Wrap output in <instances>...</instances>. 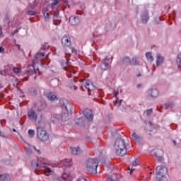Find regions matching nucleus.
Masks as SVG:
<instances>
[{"instance_id": "obj_1", "label": "nucleus", "mask_w": 181, "mask_h": 181, "mask_svg": "<svg viewBox=\"0 0 181 181\" xmlns=\"http://www.w3.org/2000/svg\"><path fill=\"white\" fill-rule=\"evenodd\" d=\"M31 166L33 169L39 170V169H44V174L45 176H50L53 173V166L47 163V160L40 158L38 160H33Z\"/></svg>"}, {"instance_id": "obj_2", "label": "nucleus", "mask_w": 181, "mask_h": 181, "mask_svg": "<svg viewBox=\"0 0 181 181\" xmlns=\"http://www.w3.org/2000/svg\"><path fill=\"white\" fill-rule=\"evenodd\" d=\"M62 44L64 48L65 54H70V53H76L77 49L71 46V38L70 35H65L62 38Z\"/></svg>"}, {"instance_id": "obj_3", "label": "nucleus", "mask_w": 181, "mask_h": 181, "mask_svg": "<svg viewBox=\"0 0 181 181\" xmlns=\"http://www.w3.org/2000/svg\"><path fill=\"white\" fill-rule=\"evenodd\" d=\"M115 149L117 156H125L127 155V145L122 139H117L115 141Z\"/></svg>"}, {"instance_id": "obj_4", "label": "nucleus", "mask_w": 181, "mask_h": 181, "mask_svg": "<svg viewBox=\"0 0 181 181\" xmlns=\"http://www.w3.org/2000/svg\"><path fill=\"white\" fill-rule=\"evenodd\" d=\"M97 168H98V158H89L86 163V170L93 175H97Z\"/></svg>"}, {"instance_id": "obj_5", "label": "nucleus", "mask_w": 181, "mask_h": 181, "mask_svg": "<svg viewBox=\"0 0 181 181\" xmlns=\"http://www.w3.org/2000/svg\"><path fill=\"white\" fill-rule=\"evenodd\" d=\"M156 181H168V177L165 176L168 173V168L165 165H158L156 170Z\"/></svg>"}, {"instance_id": "obj_6", "label": "nucleus", "mask_w": 181, "mask_h": 181, "mask_svg": "<svg viewBox=\"0 0 181 181\" xmlns=\"http://www.w3.org/2000/svg\"><path fill=\"white\" fill-rule=\"evenodd\" d=\"M42 57H45V53L37 52L33 59V65L30 66V71L28 73H36V64H42Z\"/></svg>"}, {"instance_id": "obj_7", "label": "nucleus", "mask_w": 181, "mask_h": 181, "mask_svg": "<svg viewBox=\"0 0 181 181\" xmlns=\"http://www.w3.org/2000/svg\"><path fill=\"white\" fill-rule=\"evenodd\" d=\"M37 136L40 141H49V134H47V132H46L45 128L42 127H38L37 128Z\"/></svg>"}, {"instance_id": "obj_8", "label": "nucleus", "mask_w": 181, "mask_h": 181, "mask_svg": "<svg viewBox=\"0 0 181 181\" xmlns=\"http://www.w3.org/2000/svg\"><path fill=\"white\" fill-rule=\"evenodd\" d=\"M59 104L64 110H66L68 114H71L73 112V110H74L73 106L67 99L66 98L61 99L59 100Z\"/></svg>"}, {"instance_id": "obj_9", "label": "nucleus", "mask_w": 181, "mask_h": 181, "mask_svg": "<svg viewBox=\"0 0 181 181\" xmlns=\"http://www.w3.org/2000/svg\"><path fill=\"white\" fill-rule=\"evenodd\" d=\"M163 150L160 148H156L152 150L151 151V155H153V156H155L158 162H160V160L163 159Z\"/></svg>"}, {"instance_id": "obj_10", "label": "nucleus", "mask_w": 181, "mask_h": 181, "mask_svg": "<svg viewBox=\"0 0 181 181\" xmlns=\"http://www.w3.org/2000/svg\"><path fill=\"white\" fill-rule=\"evenodd\" d=\"M82 83L88 91H93V90L96 88L94 84H93V81L90 80L84 79Z\"/></svg>"}, {"instance_id": "obj_11", "label": "nucleus", "mask_w": 181, "mask_h": 181, "mask_svg": "<svg viewBox=\"0 0 181 181\" xmlns=\"http://www.w3.org/2000/svg\"><path fill=\"white\" fill-rule=\"evenodd\" d=\"M35 107L37 108V111L40 112V111H43L47 107V105L45 102L37 101L35 103Z\"/></svg>"}, {"instance_id": "obj_12", "label": "nucleus", "mask_w": 181, "mask_h": 181, "mask_svg": "<svg viewBox=\"0 0 181 181\" xmlns=\"http://www.w3.org/2000/svg\"><path fill=\"white\" fill-rule=\"evenodd\" d=\"M28 117L30 121H36V119H37V114L33 109H30L28 111Z\"/></svg>"}, {"instance_id": "obj_13", "label": "nucleus", "mask_w": 181, "mask_h": 181, "mask_svg": "<svg viewBox=\"0 0 181 181\" xmlns=\"http://www.w3.org/2000/svg\"><path fill=\"white\" fill-rule=\"evenodd\" d=\"M83 115L87 118L88 121H93L94 115H93V111L89 109H86L83 110Z\"/></svg>"}, {"instance_id": "obj_14", "label": "nucleus", "mask_w": 181, "mask_h": 181, "mask_svg": "<svg viewBox=\"0 0 181 181\" xmlns=\"http://www.w3.org/2000/svg\"><path fill=\"white\" fill-rule=\"evenodd\" d=\"M107 60H108V57H105L102 59V63L100 64V69L102 70H108L110 69V64L106 62Z\"/></svg>"}, {"instance_id": "obj_15", "label": "nucleus", "mask_w": 181, "mask_h": 181, "mask_svg": "<svg viewBox=\"0 0 181 181\" xmlns=\"http://www.w3.org/2000/svg\"><path fill=\"white\" fill-rule=\"evenodd\" d=\"M148 94L151 98H156L159 97V90H158V89H151Z\"/></svg>"}, {"instance_id": "obj_16", "label": "nucleus", "mask_w": 181, "mask_h": 181, "mask_svg": "<svg viewBox=\"0 0 181 181\" xmlns=\"http://www.w3.org/2000/svg\"><path fill=\"white\" fill-rule=\"evenodd\" d=\"M47 98L50 101H57V96L54 92H49L47 94Z\"/></svg>"}, {"instance_id": "obj_17", "label": "nucleus", "mask_w": 181, "mask_h": 181, "mask_svg": "<svg viewBox=\"0 0 181 181\" xmlns=\"http://www.w3.org/2000/svg\"><path fill=\"white\" fill-rule=\"evenodd\" d=\"M78 22H79L78 17H76V16H71L69 18V23L71 25H77V23H78Z\"/></svg>"}, {"instance_id": "obj_18", "label": "nucleus", "mask_w": 181, "mask_h": 181, "mask_svg": "<svg viewBox=\"0 0 181 181\" xmlns=\"http://www.w3.org/2000/svg\"><path fill=\"white\" fill-rule=\"evenodd\" d=\"M141 21L143 23H147L149 21V15H148V11H144L141 15Z\"/></svg>"}, {"instance_id": "obj_19", "label": "nucleus", "mask_w": 181, "mask_h": 181, "mask_svg": "<svg viewBox=\"0 0 181 181\" xmlns=\"http://www.w3.org/2000/svg\"><path fill=\"white\" fill-rule=\"evenodd\" d=\"M132 139L133 141H136V142H139L141 139H142V137L136 134V132H133L132 133Z\"/></svg>"}, {"instance_id": "obj_20", "label": "nucleus", "mask_w": 181, "mask_h": 181, "mask_svg": "<svg viewBox=\"0 0 181 181\" xmlns=\"http://www.w3.org/2000/svg\"><path fill=\"white\" fill-rule=\"evenodd\" d=\"M70 149L72 155H78V153H81L80 147H71Z\"/></svg>"}, {"instance_id": "obj_21", "label": "nucleus", "mask_w": 181, "mask_h": 181, "mask_svg": "<svg viewBox=\"0 0 181 181\" xmlns=\"http://www.w3.org/2000/svg\"><path fill=\"white\" fill-rule=\"evenodd\" d=\"M59 181H70L71 180V176L69 175L68 173L63 174L62 175V178L58 179Z\"/></svg>"}, {"instance_id": "obj_22", "label": "nucleus", "mask_w": 181, "mask_h": 181, "mask_svg": "<svg viewBox=\"0 0 181 181\" xmlns=\"http://www.w3.org/2000/svg\"><path fill=\"white\" fill-rule=\"evenodd\" d=\"M163 63V57H161L160 54H157V59H156V66L157 67L158 66H160Z\"/></svg>"}, {"instance_id": "obj_23", "label": "nucleus", "mask_w": 181, "mask_h": 181, "mask_svg": "<svg viewBox=\"0 0 181 181\" xmlns=\"http://www.w3.org/2000/svg\"><path fill=\"white\" fill-rule=\"evenodd\" d=\"M0 180L1 181H9V180H11V177L7 174H1L0 175Z\"/></svg>"}, {"instance_id": "obj_24", "label": "nucleus", "mask_w": 181, "mask_h": 181, "mask_svg": "<svg viewBox=\"0 0 181 181\" xmlns=\"http://www.w3.org/2000/svg\"><path fill=\"white\" fill-rule=\"evenodd\" d=\"M146 57L150 63H152L153 62V56H152V53L151 52H146Z\"/></svg>"}, {"instance_id": "obj_25", "label": "nucleus", "mask_w": 181, "mask_h": 181, "mask_svg": "<svg viewBox=\"0 0 181 181\" xmlns=\"http://www.w3.org/2000/svg\"><path fill=\"white\" fill-rule=\"evenodd\" d=\"M132 66H136L139 63V58L134 57L130 62Z\"/></svg>"}, {"instance_id": "obj_26", "label": "nucleus", "mask_w": 181, "mask_h": 181, "mask_svg": "<svg viewBox=\"0 0 181 181\" xmlns=\"http://www.w3.org/2000/svg\"><path fill=\"white\" fill-rule=\"evenodd\" d=\"M61 119H62V121H63V122H66V121H69V114L63 113L61 115Z\"/></svg>"}, {"instance_id": "obj_27", "label": "nucleus", "mask_w": 181, "mask_h": 181, "mask_svg": "<svg viewBox=\"0 0 181 181\" xmlns=\"http://www.w3.org/2000/svg\"><path fill=\"white\" fill-rule=\"evenodd\" d=\"M72 165L71 164V160L70 159H66L64 162V168H71Z\"/></svg>"}, {"instance_id": "obj_28", "label": "nucleus", "mask_w": 181, "mask_h": 181, "mask_svg": "<svg viewBox=\"0 0 181 181\" xmlns=\"http://www.w3.org/2000/svg\"><path fill=\"white\" fill-rule=\"evenodd\" d=\"M129 63L131 64V58H129V57H124L123 59V64H128Z\"/></svg>"}, {"instance_id": "obj_29", "label": "nucleus", "mask_w": 181, "mask_h": 181, "mask_svg": "<svg viewBox=\"0 0 181 181\" xmlns=\"http://www.w3.org/2000/svg\"><path fill=\"white\" fill-rule=\"evenodd\" d=\"M174 106H175V104H173V103H165V107L167 110H168V108H173Z\"/></svg>"}, {"instance_id": "obj_30", "label": "nucleus", "mask_w": 181, "mask_h": 181, "mask_svg": "<svg viewBox=\"0 0 181 181\" xmlns=\"http://www.w3.org/2000/svg\"><path fill=\"white\" fill-rule=\"evenodd\" d=\"M28 135L30 138H33V136H35V130L33 129L28 130Z\"/></svg>"}, {"instance_id": "obj_31", "label": "nucleus", "mask_w": 181, "mask_h": 181, "mask_svg": "<svg viewBox=\"0 0 181 181\" xmlns=\"http://www.w3.org/2000/svg\"><path fill=\"white\" fill-rule=\"evenodd\" d=\"M43 16H44V18H45V21H49V13L48 12H46V11L44 12Z\"/></svg>"}, {"instance_id": "obj_32", "label": "nucleus", "mask_w": 181, "mask_h": 181, "mask_svg": "<svg viewBox=\"0 0 181 181\" xmlns=\"http://www.w3.org/2000/svg\"><path fill=\"white\" fill-rule=\"evenodd\" d=\"M177 64H180L181 63V52L177 55Z\"/></svg>"}, {"instance_id": "obj_33", "label": "nucleus", "mask_w": 181, "mask_h": 181, "mask_svg": "<svg viewBox=\"0 0 181 181\" xmlns=\"http://www.w3.org/2000/svg\"><path fill=\"white\" fill-rule=\"evenodd\" d=\"M139 165V160L136 159L134 161L132 162L133 166H138Z\"/></svg>"}, {"instance_id": "obj_34", "label": "nucleus", "mask_w": 181, "mask_h": 181, "mask_svg": "<svg viewBox=\"0 0 181 181\" xmlns=\"http://www.w3.org/2000/svg\"><path fill=\"white\" fill-rule=\"evenodd\" d=\"M60 19V17L59 16V13H55L54 14V21H59Z\"/></svg>"}, {"instance_id": "obj_35", "label": "nucleus", "mask_w": 181, "mask_h": 181, "mask_svg": "<svg viewBox=\"0 0 181 181\" xmlns=\"http://www.w3.org/2000/svg\"><path fill=\"white\" fill-rule=\"evenodd\" d=\"M4 23H7L8 25V23H11V19L9 18V17L6 16L4 19Z\"/></svg>"}, {"instance_id": "obj_36", "label": "nucleus", "mask_w": 181, "mask_h": 181, "mask_svg": "<svg viewBox=\"0 0 181 181\" xmlns=\"http://www.w3.org/2000/svg\"><path fill=\"white\" fill-rule=\"evenodd\" d=\"M13 72H14V73H16V74L21 72V69H19V68L15 67V68L13 69Z\"/></svg>"}, {"instance_id": "obj_37", "label": "nucleus", "mask_w": 181, "mask_h": 181, "mask_svg": "<svg viewBox=\"0 0 181 181\" xmlns=\"http://www.w3.org/2000/svg\"><path fill=\"white\" fill-rule=\"evenodd\" d=\"M57 4H59V1L54 0V1L52 3V6H56V5H57Z\"/></svg>"}, {"instance_id": "obj_38", "label": "nucleus", "mask_w": 181, "mask_h": 181, "mask_svg": "<svg viewBox=\"0 0 181 181\" xmlns=\"http://www.w3.org/2000/svg\"><path fill=\"white\" fill-rule=\"evenodd\" d=\"M28 15H30L31 16H33L34 15H36V13L35 11H28Z\"/></svg>"}, {"instance_id": "obj_39", "label": "nucleus", "mask_w": 181, "mask_h": 181, "mask_svg": "<svg viewBox=\"0 0 181 181\" xmlns=\"http://www.w3.org/2000/svg\"><path fill=\"white\" fill-rule=\"evenodd\" d=\"M152 114V109H148L146 111V115H151Z\"/></svg>"}, {"instance_id": "obj_40", "label": "nucleus", "mask_w": 181, "mask_h": 181, "mask_svg": "<svg viewBox=\"0 0 181 181\" xmlns=\"http://www.w3.org/2000/svg\"><path fill=\"white\" fill-rule=\"evenodd\" d=\"M19 32V28L15 30L13 32L11 33V35L13 36L14 35H16Z\"/></svg>"}, {"instance_id": "obj_41", "label": "nucleus", "mask_w": 181, "mask_h": 181, "mask_svg": "<svg viewBox=\"0 0 181 181\" xmlns=\"http://www.w3.org/2000/svg\"><path fill=\"white\" fill-rule=\"evenodd\" d=\"M25 152H27L28 155H30V153H32V150L30 148H25Z\"/></svg>"}, {"instance_id": "obj_42", "label": "nucleus", "mask_w": 181, "mask_h": 181, "mask_svg": "<svg viewBox=\"0 0 181 181\" xmlns=\"http://www.w3.org/2000/svg\"><path fill=\"white\" fill-rule=\"evenodd\" d=\"M0 53H5V49L2 47H0Z\"/></svg>"}, {"instance_id": "obj_43", "label": "nucleus", "mask_w": 181, "mask_h": 181, "mask_svg": "<svg viewBox=\"0 0 181 181\" xmlns=\"http://www.w3.org/2000/svg\"><path fill=\"white\" fill-rule=\"evenodd\" d=\"M106 181H115L112 177H107Z\"/></svg>"}, {"instance_id": "obj_44", "label": "nucleus", "mask_w": 181, "mask_h": 181, "mask_svg": "<svg viewBox=\"0 0 181 181\" xmlns=\"http://www.w3.org/2000/svg\"><path fill=\"white\" fill-rule=\"evenodd\" d=\"M0 136H3V138H5V136H6L5 135V134L1 133V132H0Z\"/></svg>"}, {"instance_id": "obj_45", "label": "nucleus", "mask_w": 181, "mask_h": 181, "mask_svg": "<svg viewBox=\"0 0 181 181\" xmlns=\"http://www.w3.org/2000/svg\"><path fill=\"white\" fill-rule=\"evenodd\" d=\"M35 151H36L37 152L38 154H40V150H37L36 147H34Z\"/></svg>"}, {"instance_id": "obj_46", "label": "nucleus", "mask_w": 181, "mask_h": 181, "mask_svg": "<svg viewBox=\"0 0 181 181\" xmlns=\"http://www.w3.org/2000/svg\"><path fill=\"white\" fill-rule=\"evenodd\" d=\"M33 94H34V95H36V94H37V90H33Z\"/></svg>"}, {"instance_id": "obj_47", "label": "nucleus", "mask_w": 181, "mask_h": 181, "mask_svg": "<svg viewBox=\"0 0 181 181\" xmlns=\"http://www.w3.org/2000/svg\"><path fill=\"white\" fill-rule=\"evenodd\" d=\"M118 95V91H115L114 93V97H117Z\"/></svg>"}, {"instance_id": "obj_48", "label": "nucleus", "mask_w": 181, "mask_h": 181, "mask_svg": "<svg viewBox=\"0 0 181 181\" xmlns=\"http://www.w3.org/2000/svg\"><path fill=\"white\" fill-rule=\"evenodd\" d=\"M16 46L18 47V50H21V45H19V44H16Z\"/></svg>"}, {"instance_id": "obj_49", "label": "nucleus", "mask_w": 181, "mask_h": 181, "mask_svg": "<svg viewBox=\"0 0 181 181\" xmlns=\"http://www.w3.org/2000/svg\"><path fill=\"white\" fill-rule=\"evenodd\" d=\"M139 87H142V84H138L137 85V88H139Z\"/></svg>"}, {"instance_id": "obj_50", "label": "nucleus", "mask_w": 181, "mask_h": 181, "mask_svg": "<svg viewBox=\"0 0 181 181\" xmlns=\"http://www.w3.org/2000/svg\"><path fill=\"white\" fill-rule=\"evenodd\" d=\"M129 170H130V173H132V172H134V169H132H132L129 168Z\"/></svg>"}, {"instance_id": "obj_51", "label": "nucleus", "mask_w": 181, "mask_h": 181, "mask_svg": "<svg viewBox=\"0 0 181 181\" xmlns=\"http://www.w3.org/2000/svg\"><path fill=\"white\" fill-rule=\"evenodd\" d=\"M142 75L141 74H139L136 75L137 77H141Z\"/></svg>"}, {"instance_id": "obj_52", "label": "nucleus", "mask_w": 181, "mask_h": 181, "mask_svg": "<svg viewBox=\"0 0 181 181\" xmlns=\"http://www.w3.org/2000/svg\"><path fill=\"white\" fill-rule=\"evenodd\" d=\"M173 142L174 145L176 146V144H177V143H176V141L173 140Z\"/></svg>"}, {"instance_id": "obj_53", "label": "nucleus", "mask_w": 181, "mask_h": 181, "mask_svg": "<svg viewBox=\"0 0 181 181\" xmlns=\"http://www.w3.org/2000/svg\"><path fill=\"white\" fill-rule=\"evenodd\" d=\"M145 179H146V177L143 176V180H145Z\"/></svg>"}, {"instance_id": "obj_54", "label": "nucleus", "mask_w": 181, "mask_h": 181, "mask_svg": "<svg viewBox=\"0 0 181 181\" xmlns=\"http://www.w3.org/2000/svg\"><path fill=\"white\" fill-rule=\"evenodd\" d=\"M13 132H16V129H13Z\"/></svg>"}, {"instance_id": "obj_55", "label": "nucleus", "mask_w": 181, "mask_h": 181, "mask_svg": "<svg viewBox=\"0 0 181 181\" xmlns=\"http://www.w3.org/2000/svg\"><path fill=\"white\" fill-rule=\"evenodd\" d=\"M152 174H153V173H152V172H150V173H149V175H152Z\"/></svg>"}, {"instance_id": "obj_56", "label": "nucleus", "mask_w": 181, "mask_h": 181, "mask_svg": "<svg viewBox=\"0 0 181 181\" xmlns=\"http://www.w3.org/2000/svg\"><path fill=\"white\" fill-rule=\"evenodd\" d=\"M54 25H59V23H54Z\"/></svg>"}, {"instance_id": "obj_57", "label": "nucleus", "mask_w": 181, "mask_h": 181, "mask_svg": "<svg viewBox=\"0 0 181 181\" xmlns=\"http://www.w3.org/2000/svg\"><path fill=\"white\" fill-rule=\"evenodd\" d=\"M149 124H150V125H152V122H150Z\"/></svg>"}, {"instance_id": "obj_58", "label": "nucleus", "mask_w": 181, "mask_h": 181, "mask_svg": "<svg viewBox=\"0 0 181 181\" xmlns=\"http://www.w3.org/2000/svg\"><path fill=\"white\" fill-rule=\"evenodd\" d=\"M64 3H65V4H67V1H65Z\"/></svg>"}, {"instance_id": "obj_59", "label": "nucleus", "mask_w": 181, "mask_h": 181, "mask_svg": "<svg viewBox=\"0 0 181 181\" xmlns=\"http://www.w3.org/2000/svg\"><path fill=\"white\" fill-rule=\"evenodd\" d=\"M37 70H39V69H38V68H37Z\"/></svg>"}, {"instance_id": "obj_60", "label": "nucleus", "mask_w": 181, "mask_h": 181, "mask_svg": "<svg viewBox=\"0 0 181 181\" xmlns=\"http://www.w3.org/2000/svg\"><path fill=\"white\" fill-rule=\"evenodd\" d=\"M1 12H0V16H1Z\"/></svg>"}, {"instance_id": "obj_61", "label": "nucleus", "mask_w": 181, "mask_h": 181, "mask_svg": "<svg viewBox=\"0 0 181 181\" xmlns=\"http://www.w3.org/2000/svg\"><path fill=\"white\" fill-rule=\"evenodd\" d=\"M60 23V21H59V23Z\"/></svg>"}, {"instance_id": "obj_62", "label": "nucleus", "mask_w": 181, "mask_h": 181, "mask_svg": "<svg viewBox=\"0 0 181 181\" xmlns=\"http://www.w3.org/2000/svg\"><path fill=\"white\" fill-rule=\"evenodd\" d=\"M35 79L36 80V77H35Z\"/></svg>"}]
</instances>
